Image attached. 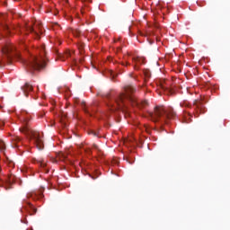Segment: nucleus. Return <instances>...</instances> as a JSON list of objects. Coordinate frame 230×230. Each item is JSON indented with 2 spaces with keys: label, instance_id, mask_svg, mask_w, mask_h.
Wrapping results in <instances>:
<instances>
[{
  "label": "nucleus",
  "instance_id": "f257e3e1",
  "mask_svg": "<svg viewBox=\"0 0 230 230\" xmlns=\"http://www.w3.org/2000/svg\"><path fill=\"white\" fill-rule=\"evenodd\" d=\"M136 92V89L132 85H128L125 87V93H120L116 99H115V110H120L123 112L125 111L126 108V101H128L131 103L138 104V102L136 101V99L132 96V94Z\"/></svg>",
  "mask_w": 230,
  "mask_h": 230
},
{
  "label": "nucleus",
  "instance_id": "f03ea898",
  "mask_svg": "<svg viewBox=\"0 0 230 230\" xmlns=\"http://www.w3.org/2000/svg\"><path fill=\"white\" fill-rule=\"evenodd\" d=\"M149 116L154 122L166 123L167 119H174L176 117V112L172 107L167 110L164 106H156L155 108V112H150Z\"/></svg>",
  "mask_w": 230,
  "mask_h": 230
},
{
  "label": "nucleus",
  "instance_id": "7ed1b4c3",
  "mask_svg": "<svg viewBox=\"0 0 230 230\" xmlns=\"http://www.w3.org/2000/svg\"><path fill=\"white\" fill-rule=\"evenodd\" d=\"M21 132L29 136L32 141H34L37 148L39 150H42L44 148V141H42V137L40 134L30 128V117L22 118V127L20 128Z\"/></svg>",
  "mask_w": 230,
  "mask_h": 230
},
{
  "label": "nucleus",
  "instance_id": "20e7f679",
  "mask_svg": "<svg viewBox=\"0 0 230 230\" xmlns=\"http://www.w3.org/2000/svg\"><path fill=\"white\" fill-rule=\"evenodd\" d=\"M3 58H0V67H4L5 64L10 66L13 60V57L20 58V56L15 52V47L12 44L5 45L3 49Z\"/></svg>",
  "mask_w": 230,
  "mask_h": 230
},
{
  "label": "nucleus",
  "instance_id": "39448f33",
  "mask_svg": "<svg viewBox=\"0 0 230 230\" xmlns=\"http://www.w3.org/2000/svg\"><path fill=\"white\" fill-rule=\"evenodd\" d=\"M23 64L29 71V73H33V71H40L46 67V60L42 56H33L28 61H23Z\"/></svg>",
  "mask_w": 230,
  "mask_h": 230
},
{
  "label": "nucleus",
  "instance_id": "423d86ee",
  "mask_svg": "<svg viewBox=\"0 0 230 230\" xmlns=\"http://www.w3.org/2000/svg\"><path fill=\"white\" fill-rule=\"evenodd\" d=\"M28 30L31 31V33H35V35L39 37V34L42 33V25L40 22H36L33 26H29Z\"/></svg>",
  "mask_w": 230,
  "mask_h": 230
},
{
  "label": "nucleus",
  "instance_id": "0eeeda50",
  "mask_svg": "<svg viewBox=\"0 0 230 230\" xmlns=\"http://www.w3.org/2000/svg\"><path fill=\"white\" fill-rule=\"evenodd\" d=\"M22 91L23 92L24 96L28 98V94L33 91V86L30 84V83H25V84L22 86Z\"/></svg>",
  "mask_w": 230,
  "mask_h": 230
},
{
  "label": "nucleus",
  "instance_id": "6e6552de",
  "mask_svg": "<svg viewBox=\"0 0 230 230\" xmlns=\"http://www.w3.org/2000/svg\"><path fill=\"white\" fill-rule=\"evenodd\" d=\"M13 184V177L8 176V178L3 181V187L4 190H12V185Z\"/></svg>",
  "mask_w": 230,
  "mask_h": 230
},
{
  "label": "nucleus",
  "instance_id": "1a4fd4ad",
  "mask_svg": "<svg viewBox=\"0 0 230 230\" xmlns=\"http://www.w3.org/2000/svg\"><path fill=\"white\" fill-rule=\"evenodd\" d=\"M43 191H44V189L34 190L30 194H28V197H31L32 199H41Z\"/></svg>",
  "mask_w": 230,
  "mask_h": 230
},
{
  "label": "nucleus",
  "instance_id": "9d476101",
  "mask_svg": "<svg viewBox=\"0 0 230 230\" xmlns=\"http://www.w3.org/2000/svg\"><path fill=\"white\" fill-rule=\"evenodd\" d=\"M23 209L28 211L30 215H35L37 213V208L33 207L31 203H26V205H23Z\"/></svg>",
  "mask_w": 230,
  "mask_h": 230
},
{
  "label": "nucleus",
  "instance_id": "9b49d317",
  "mask_svg": "<svg viewBox=\"0 0 230 230\" xmlns=\"http://www.w3.org/2000/svg\"><path fill=\"white\" fill-rule=\"evenodd\" d=\"M194 107H195V110H197V111H199L200 113H204V106L200 101H195Z\"/></svg>",
  "mask_w": 230,
  "mask_h": 230
},
{
  "label": "nucleus",
  "instance_id": "f8f14e48",
  "mask_svg": "<svg viewBox=\"0 0 230 230\" xmlns=\"http://www.w3.org/2000/svg\"><path fill=\"white\" fill-rule=\"evenodd\" d=\"M3 31H4L6 35H10V28L7 24L2 23V25L0 26V35H3Z\"/></svg>",
  "mask_w": 230,
  "mask_h": 230
},
{
  "label": "nucleus",
  "instance_id": "ddd939ff",
  "mask_svg": "<svg viewBox=\"0 0 230 230\" xmlns=\"http://www.w3.org/2000/svg\"><path fill=\"white\" fill-rule=\"evenodd\" d=\"M78 49H79L80 55H83V56L85 55V43L79 42Z\"/></svg>",
  "mask_w": 230,
  "mask_h": 230
},
{
  "label": "nucleus",
  "instance_id": "4468645a",
  "mask_svg": "<svg viewBox=\"0 0 230 230\" xmlns=\"http://www.w3.org/2000/svg\"><path fill=\"white\" fill-rule=\"evenodd\" d=\"M40 166H41V168H46L47 166V164H46V161L45 160H40L38 161Z\"/></svg>",
  "mask_w": 230,
  "mask_h": 230
},
{
  "label": "nucleus",
  "instance_id": "2eb2a0df",
  "mask_svg": "<svg viewBox=\"0 0 230 230\" xmlns=\"http://www.w3.org/2000/svg\"><path fill=\"white\" fill-rule=\"evenodd\" d=\"M6 148V146L4 145V142L0 139V150H4Z\"/></svg>",
  "mask_w": 230,
  "mask_h": 230
},
{
  "label": "nucleus",
  "instance_id": "dca6fc26",
  "mask_svg": "<svg viewBox=\"0 0 230 230\" xmlns=\"http://www.w3.org/2000/svg\"><path fill=\"white\" fill-rule=\"evenodd\" d=\"M89 136L98 137V133L93 130H88Z\"/></svg>",
  "mask_w": 230,
  "mask_h": 230
},
{
  "label": "nucleus",
  "instance_id": "f3484780",
  "mask_svg": "<svg viewBox=\"0 0 230 230\" xmlns=\"http://www.w3.org/2000/svg\"><path fill=\"white\" fill-rule=\"evenodd\" d=\"M13 141H14V143H21L22 138L19 137H14L13 138Z\"/></svg>",
  "mask_w": 230,
  "mask_h": 230
},
{
  "label": "nucleus",
  "instance_id": "a211bd4d",
  "mask_svg": "<svg viewBox=\"0 0 230 230\" xmlns=\"http://www.w3.org/2000/svg\"><path fill=\"white\" fill-rule=\"evenodd\" d=\"M87 175L90 177V178H92V180H96L97 178H98V176H94V175H93V174H91V173H87Z\"/></svg>",
  "mask_w": 230,
  "mask_h": 230
},
{
  "label": "nucleus",
  "instance_id": "6ab92c4d",
  "mask_svg": "<svg viewBox=\"0 0 230 230\" xmlns=\"http://www.w3.org/2000/svg\"><path fill=\"white\" fill-rule=\"evenodd\" d=\"M81 107H83V109H84V111H86V110H85V107H86L85 102H81Z\"/></svg>",
  "mask_w": 230,
  "mask_h": 230
},
{
  "label": "nucleus",
  "instance_id": "aec40b11",
  "mask_svg": "<svg viewBox=\"0 0 230 230\" xmlns=\"http://www.w3.org/2000/svg\"><path fill=\"white\" fill-rule=\"evenodd\" d=\"M84 60H85V57L83 56V58L80 59L81 64H83Z\"/></svg>",
  "mask_w": 230,
  "mask_h": 230
},
{
  "label": "nucleus",
  "instance_id": "412c9836",
  "mask_svg": "<svg viewBox=\"0 0 230 230\" xmlns=\"http://www.w3.org/2000/svg\"><path fill=\"white\" fill-rule=\"evenodd\" d=\"M93 149H94V150H98V145L93 144Z\"/></svg>",
  "mask_w": 230,
  "mask_h": 230
},
{
  "label": "nucleus",
  "instance_id": "4be33fe9",
  "mask_svg": "<svg viewBox=\"0 0 230 230\" xmlns=\"http://www.w3.org/2000/svg\"><path fill=\"white\" fill-rule=\"evenodd\" d=\"M91 64H92V66H93V68H96V66H94V64L93 63V61L91 62Z\"/></svg>",
  "mask_w": 230,
  "mask_h": 230
},
{
  "label": "nucleus",
  "instance_id": "5701e85b",
  "mask_svg": "<svg viewBox=\"0 0 230 230\" xmlns=\"http://www.w3.org/2000/svg\"><path fill=\"white\" fill-rule=\"evenodd\" d=\"M1 125H4V121H2V122H1Z\"/></svg>",
  "mask_w": 230,
  "mask_h": 230
},
{
  "label": "nucleus",
  "instance_id": "b1692460",
  "mask_svg": "<svg viewBox=\"0 0 230 230\" xmlns=\"http://www.w3.org/2000/svg\"><path fill=\"white\" fill-rule=\"evenodd\" d=\"M146 102H143V105H146Z\"/></svg>",
  "mask_w": 230,
  "mask_h": 230
},
{
  "label": "nucleus",
  "instance_id": "393cba45",
  "mask_svg": "<svg viewBox=\"0 0 230 230\" xmlns=\"http://www.w3.org/2000/svg\"><path fill=\"white\" fill-rule=\"evenodd\" d=\"M121 50V49H119V51H120Z\"/></svg>",
  "mask_w": 230,
  "mask_h": 230
},
{
  "label": "nucleus",
  "instance_id": "a878e982",
  "mask_svg": "<svg viewBox=\"0 0 230 230\" xmlns=\"http://www.w3.org/2000/svg\"><path fill=\"white\" fill-rule=\"evenodd\" d=\"M88 155H89V148H88Z\"/></svg>",
  "mask_w": 230,
  "mask_h": 230
},
{
  "label": "nucleus",
  "instance_id": "bb28decb",
  "mask_svg": "<svg viewBox=\"0 0 230 230\" xmlns=\"http://www.w3.org/2000/svg\"><path fill=\"white\" fill-rule=\"evenodd\" d=\"M42 51H44V49H42Z\"/></svg>",
  "mask_w": 230,
  "mask_h": 230
}]
</instances>
